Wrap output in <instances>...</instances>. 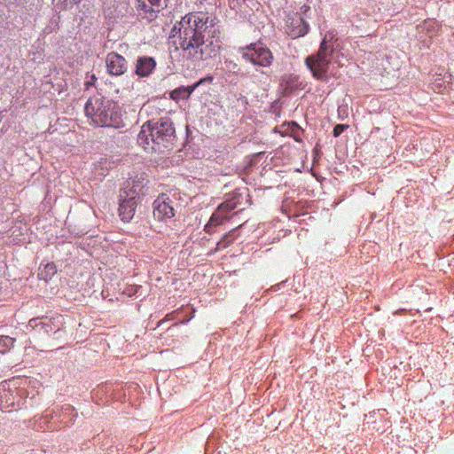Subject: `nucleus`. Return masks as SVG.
<instances>
[{"mask_svg":"<svg viewBox=\"0 0 454 454\" xmlns=\"http://www.w3.org/2000/svg\"><path fill=\"white\" fill-rule=\"evenodd\" d=\"M179 45L186 58L206 60L216 56L221 49L219 31L207 13L191 12L179 22Z\"/></svg>","mask_w":454,"mask_h":454,"instance_id":"f257e3e1","label":"nucleus"},{"mask_svg":"<svg viewBox=\"0 0 454 454\" xmlns=\"http://www.w3.org/2000/svg\"><path fill=\"white\" fill-rule=\"evenodd\" d=\"M176 138L173 122L168 117L146 121L137 135V143L148 153L170 148Z\"/></svg>","mask_w":454,"mask_h":454,"instance_id":"f03ea898","label":"nucleus"},{"mask_svg":"<svg viewBox=\"0 0 454 454\" xmlns=\"http://www.w3.org/2000/svg\"><path fill=\"white\" fill-rule=\"evenodd\" d=\"M86 115L99 127L120 128L122 114L116 102L104 97L90 98L84 107Z\"/></svg>","mask_w":454,"mask_h":454,"instance_id":"7ed1b4c3","label":"nucleus"},{"mask_svg":"<svg viewBox=\"0 0 454 454\" xmlns=\"http://www.w3.org/2000/svg\"><path fill=\"white\" fill-rule=\"evenodd\" d=\"M333 56L334 50L332 43H329L326 38H324L318 51L308 56L305 63L315 78L325 81L327 79L329 65L333 59Z\"/></svg>","mask_w":454,"mask_h":454,"instance_id":"20e7f679","label":"nucleus"},{"mask_svg":"<svg viewBox=\"0 0 454 454\" xmlns=\"http://www.w3.org/2000/svg\"><path fill=\"white\" fill-rule=\"evenodd\" d=\"M239 51L244 60L249 61L254 66L269 67L273 61L271 51L261 43H250L239 48Z\"/></svg>","mask_w":454,"mask_h":454,"instance_id":"39448f33","label":"nucleus"},{"mask_svg":"<svg viewBox=\"0 0 454 454\" xmlns=\"http://www.w3.org/2000/svg\"><path fill=\"white\" fill-rule=\"evenodd\" d=\"M143 188V184L133 181L131 188L121 191L119 213L122 221L129 222L133 218L137 207V196L141 193Z\"/></svg>","mask_w":454,"mask_h":454,"instance_id":"423d86ee","label":"nucleus"},{"mask_svg":"<svg viewBox=\"0 0 454 454\" xmlns=\"http://www.w3.org/2000/svg\"><path fill=\"white\" fill-rule=\"evenodd\" d=\"M168 0H136V9L139 17L152 21L168 6Z\"/></svg>","mask_w":454,"mask_h":454,"instance_id":"0eeeda50","label":"nucleus"},{"mask_svg":"<svg viewBox=\"0 0 454 454\" xmlns=\"http://www.w3.org/2000/svg\"><path fill=\"white\" fill-rule=\"evenodd\" d=\"M153 217L158 221H166L171 219L176 215V208L174 207V201L170 200L166 194L159 196L153 204Z\"/></svg>","mask_w":454,"mask_h":454,"instance_id":"6e6552de","label":"nucleus"},{"mask_svg":"<svg viewBox=\"0 0 454 454\" xmlns=\"http://www.w3.org/2000/svg\"><path fill=\"white\" fill-rule=\"evenodd\" d=\"M107 72L111 75H121L127 71V61L120 54L110 52L106 59Z\"/></svg>","mask_w":454,"mask_h":454,"instance_id":"1a4fd4ad","label":"nucleus"},{"mask_svg":"<svg viewBox=\"0 0 454 454\" xmlns=\"http://www.w3.org/2000/svg\"><path fill=\"white\" fill-rule=\"evenodd\" d=\"M156 67L155 59L152 57H138L136 64V74L139 77L149 76Z\"/></svg>","mask_w":454,"mask_h":454,"instance_id":"9d476101","label":"nucleus"},{"mask_svg":"<svg viewBox=\"0 0 454 454\" xmlns=\"http://www.w3.org/2000/svg\"><path fill=\"white\" fill-rule=\"evenodd\" d=\"M205 80L206 79H200L199 82H195L191 86H181L176 88L171 92V98L174 100L188 99L191 94L195 90V89L199 87L200 84H202L205 82Z\"/></svg>","mask_w":454,"mask_h":454,"instance_id":"9b49d317","label":"nucleus"},{"mask_svg":"<svg viewBox=\"0 0 454 454\" xmlns=\"http://www.w3.org/2000/svg\"><path fill=\"white\" fill-rule=\"evenodd\" d=\"M220 70L225 74V80L227 81L231 75L238 74L240 67L235 61L226 59L222 63Z\"/></svg>","mask_w":454,"mask_h":454,"instance_id":"f8f14e48","label":"nucleus"},{"mask_svg":"<svg viewBox=\"0 0 454 454\" xmlns=\"http://www.w3.org/2000/svg\"><path fill=\"white\" fill-rule=\"evenodd\" d=\"M56 271L57 270L54 263H47L44 266V270L40 271L39 278L41 279L47 281L48 279L51 278V277L56 273Z\"/></svg>","mask_w":454,"mask_h":454,"instance_id":"ddd939ff","label":"nucleus"},{"mask_svg":"<svg viewBox=\"0 0 454 454\" xmlns=\"http://www.w3.org/2000/svg\"><path fill=\"white\" fill-rule=\"evenodd\" d=\"M297 22L299 23L295 29L290 33L293 37L302 36L308 32V25L302 20L301 18H299Z\"/></svg>","mask_w":454,"mask_h":454,"instance_id":"4468645a","label":"nucleus"},{"mask_svg":"<svg viewBox=\"0 0 454 454\" xmlns=\"http://www.w3.org/2000/svg\"><path fill=\"white\" fill-rule=\"evenodd\" d=\"M14 344V339L9 336H0V352L4 353Z\"/></svg>","mask_w":454,"mask_h":454,"instance_id":"2eb2a0df","label":"nucleus"},{"mask_svg":"<svg viewBox=\"0 0 454 454\" xmlns=\"http://www.w3.org/2000/svg\"><path fill=\"white\" fill-rule=\"evenodd\" d=\"M227 219V216L220 212L218 209L211 215L210 221L214 223L215 226L223 224V222Z\"/></svg>","mask_w":454,"mask_h":454,"instance_id":"dca6fc26","label":"nucleus"},{"mask_svg":"<svg viewBox=\"0 0 454 454\" xmlns=\"http://www.w3.org/2000/svg\"><path fill=\"white\" fill-rule=\"evenodd\" d=\"M236 205L234 202H224V203H222L219 207H218V210L222 213H223L226 216L227 215L235 208Z\"/></svg>","mask_w":454,"mask_h":454,"instance_id":"f3484780","label":"nucleus"},{"mask_svg":"<svg viewBox=\"0 0 454 454\" xmlns=\"http://www.w3.org/2000/svg\"><path fill=\"white\" fill-rule=\"evenodd\" d=\"M348 128V125L347 124H338L333 128V134L335 137H337Z\"/></svg>","mask_w":454,"mask_h":454,"instance_id":"a211bd4d","label":"nucleus"},{"mask_svg":"<svg viewBox=\"0 0 454 454\" xmlns=\"http://www.w3.org/2000/svg\"><path fill=\"white\" fill-rule=\"evenodd\" d=\"M231 236V231L225 234L221 241L218 242V246H222L223 247H226L231 240H229V238Z\"/></svg>","mask_w":454,"mask_h":454,"instance_id":"6ab92c4d","label":"nucleus"},{"mask_svg":"<svg viewBox=\"0 0 454 454\" xmlns=\"http://www.w3.org/2000/svg\"><path fill=\"white\" fill-rule=\"evenodd\" d=\"M215 226L214 225V223L209 220V222L205 225V231H207V233L211 234L214 232V228Z\"/></svg>","mask_w":454,"mask_h":454,"instance_id":"aec40b11","label":"nucleus"},{"mask_svg":"<svg viewBox=\"0 0 454 454\" xmlns=\"http://www.w3.org/2000/svg\"><path fill=\"white\" fill-rule=\"evenodd\" d=\"M231 1V7L232 9H236L238 6L241 4L245 0H230Z\"/></svg>","mask_w":454,"mask_h":454,"instance_id":"412c9836","label":"nucleus"},{"mask_svg":"<svg viewBox=\"0 0 454 454\" xmlns=\"http://www.w3.org/2000/svg\"><path fill=\"white\" fill-rule=\"evenodd\" d=\"M35 321H36V319H31V320L29 321V324L32 325V324H33L34 322H35Z\"/></svg>","mask_w":454,"mask_h":454,"instance_id":"4be33fe9","label":"nucleus"}]
</instances>
